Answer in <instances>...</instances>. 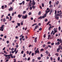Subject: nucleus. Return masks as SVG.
Masks as SVG:
<instances>
[{
	"label": "nucleus",
	"mask_w": 62,
	"mask_h": 62,
	"mask_svg": "<svg viewBox=\"0 0 62 62\" xmlns=\"http://www.w3.org/2000/svg\"><path fill=\"white\" fill-rule=\"evenodd\" d=\"M61 13H59V14H56V10H55V14L57 16H60V15H61L62 14Z\"/></svg>",
	"instance_id": "1"
},
{
	"label": "nucleus",
	"mask_w": 62,
	"mask_h": 62,
	"mask_svg": "<svg viewBox=\"0 0 62 62\" xmlns=\"http://www.w3.org/2000/svg\"><path fill=\"white\" fill-rule=\"evenodd\" d=\"M13 54H10L9 55H6L5 54H4V56H5L6 57H7V56H11V58L12 57V56H13Z\"/></svg>",
	"instance_id": "2"
},
{
	"label": "nucleus",
	"mask_w": 62,
	"mask_h": 62,
	"mask_svg": "<svg viewBox=\"0 0 62 62\" xmlns=\"http://www.w3.org/2000/svg\"><path fill=\"white\" fill-rule=\"evenodd\" d=\"M27 17V15H25V16H24L23 15V16L22 18L23 19H26Z\"/></svg>",
	"instance_id": "3"
},
{
	"label": "nucleus",
	"mask_w": 62,
	"mask_h": 62,
	"mask_svg": "<svg viewBox=\"0 0 62 62\" xmlns=\"http://www.w3.org/2000/svg\"><path fill=\"white\" fill-rule=\"evenodd\" d=\"M13 7H10V8L8 9L9 11H13Z\"/></svg>",
	"instance_id": "4"
},
{
	"label": "nucleus",
	"mask_w": 62,
	"mask_h": 62,
	"mask_svg": "<svg viewBox=\"0 0 62 62\" xmlns=\"http://www.w3.org/2000/svg\"><path fill=\"white\" fill-rule=\"evenodd\" d=\"M57 41H58V42H59L60 41V42L61 43H62V40H61V39H57Z\"/></svg>",
	"instance_id": "5"
},
{
	"label": "nucleus",
	"mask_w": 62,
	"mask_h": 62,
	"mask_svg": "<svg viewBox=\"0 0 62 62\" xmlns=\"http://www.w3.org/2000/svg\"><path fill=\"white\" fill-rule=\"evenodd\" d=\"M32 1V5H33V6L35 5H36V2H35V1L33 0Z\"/></svg>",
	"instance_id": "6"
},
{
	"label": "nucleus",
	"mask_w": 62,
	"mask_h": 62,
	"mask_svg": "<svg viewBox=\"0 0 62 62\" xmlns=\"http://www.w3.org/2000/svg\"><path fill=\"white\" fill-rule=\"evenodd\" d=\"M54 16L55 18V19H56V20H58V19H59V17H58V16L56 15H55Z\"/></svg>",
	"instance_id": "7"
},
{
	"label": "nucleus",
	"mask_w": 62,
	"mask_h": 62,
	"mask_svg": "<svg viewBox=\"0 0 62 62\" xmlns=\"http://www.w3.org/2000/svg\"><path fill=\"white\" fill-rule=\"evenodd\" d=\"M59 44H60V43L59 42H58L57 43H55V45H59Z\"/></svg>",
	"instance_id": "8"
},
{
	"label": "nucleus",
	"mask_w": 62,
	"mask_h": 62,
	"mask_svg": "<svg viewBox=\"0 0 62 62\" xmlns=\"http://www.w3.org/2000/svg\"><path fill=\"white\" fill-rule=\"evenodd\" d=\"M50 12L49 13V14L50 15H51L52 14V12H53V9H51V10L50 11Z\"/></svg>",
	"instance_id": "9"
},
{
	"label": "nucleus",
	"mask_w": 62,
	"mask_h": 62,
	"mask_svg": "<svg viewBox=\"0 0 62 62\" xmlns=\"http://www.w3.org/2000/svg\"><path fill=\"white\" fill-rule=\"evenodd\" d=\"M46 13L45 14H46H46H47V13H48V12H50V10H48V11L47 10H46Z\"/></svg>",
	"instance_id": "10"
},
{
	"label": "nucleus",
	"mask_w": 62,
	"mask_h": 62,
	"mask_svg": "<svg viewBox=\"0 0 62 62\" xmlns=\"http://www.w3.org/2000/svg\"><path fill=\"white\" fill-rule=\"evenodd\" d=\"M22 16V15H20V14H19L18 16V17L19 18H21Z\"/></svg>",
	"instance_id": "11"
},
{
	"label": "nucleus",
	"mask_w": 62,
	"mask_h": 62,
	"mask_svg": "<svg viewBox=\"0 0 62 62\" xmlns=\"http://www.w3.org/2000/svg\"><path fill=\"white\" fill-rule=\"evenodd\" d=\"M37 37H36L35 38V39H34V42L36 43L37 42Z\"/></svg>",
	"instance_id": "12"
},
{
	"label": "nucleus",
	"mask_w": 62,
	"mask_h": 62,
	"mask_svg": "<svg viewBox=\"0 0 62 62\" xmlns=\"http://www.w3.org/2000/svg\"><path fill=\"white\" fill-rule=\"evenodd\" d=\"M54 33H56L57 32V31H56V29L55 28H54Z\"/></svg>",
	"instance_id": "13"
},
{
	"label": "nucleus",
	"mask_w": 62,
	"mask_h": 62,
	"mask_svg": "<svg viewBox=\"0 0 62 62\" xmlns=\"http://www.w3.org/2000/svg\"><path fill=\"white\" fill-rule=\"evenodd\" d=\"M56 6H58V4H59V1H57L56 2Z\"/></svg>",
	"instance_id": "14"
},
{
	"label": "nucleus",
	"mask_w": 62,
	"mask_h": 62,
	"mask_svg": "<svg viewBox=\"0 0 62 62\" xmlns=\"http://www.w3.org/2000/svg\"><path fill=\"white\" fill-rule=\"evenodd\" d=\"M39 50L38 51H37V50H35V53H38L39 54Z\"/></svg>",
	"instance_id": "15"
},
{
	"label": "nucleus",
	"mask_w": 62,
	"mask_h": 62,
	"mask_svg": "<svg viewBox=\"0 0 62 62\" xmlns=\"http://www.w3.org/2000/svg\"><path fill=\"white\" fill-rule=\"evenodd\" d=\"M5 26V25H1V27H0L1 29H2V28H3Z\"/></svg>",
	"instance_id": "16"
},
{
	"label": "nucleus",
	"mask_w": 62,
	"mask_h": 62,
	"mask_svg": "<svg viewBox=\"0 0 62 62\" xmlns=\"http://www.w3.org/2000/svg\"><path fill=\"white\" fill-rule=\"evenodd\" d=\"M60 50V48H58L57 49V52H59V51Z\"/></svg>",
	"instance_id": "17"
},
{
	"label": "nucleus",
	"mask_w": 62,
	"mask_h": 62,
	"mask_svg": "<svg viewBox=\"0 0 62 62\" xmlns=\"http://www.w3.org/2000/svg\"><path fill=\"white\" fill-rule=\"evenodd\" d=\"M16 57V56H15L14 55V56H12L11 58H15Z\"/></svg>",
	"instance_id": "18"
},
{
	"label": "nucleus",
	"mask_w": 62,
	"mask_h": 62,
	"mask_svg": "<svg viewBox=\"0 0 62 62\" xmlns=\"http://www.w3.org/2000/svg\"><path fill=\"white\" fill-rule=\"evenodd\" d=\"M49 7L50 8H53V5H51V4L50 5Z\"/></svg>",
	"instance_id": "19"
},
{
	"label": "nucleus",
	"mask_w": 62,
	"mask_h": 62,
	"mask_svg": "<svg viewBox=\"0 0 62 62\" xmlns=\"http://www.w3.org/2000/svg\"><path fill=\"white\" fill-rule=\"evenodd\" d=\"M40 19V20H41L42 19V16H40L39 18L38 19Z\"/></svg>",
	"instance_id": "20"
},
{
	"label": "nucleus",
	"mask_w": 62,
	"mask_h": 62,
	"mask_svg": "<svg viewBox=\"0 0 62 62\" xmlns=\"http://www.w3.org/2000/svg\"><path fill=\"white\" fill-rule=\"evenodd\" d=\"M48 50H46V53L47 54H49V52H48Z\"/></svg>",
	"instance_id": "21"
},
{
	"label": "nucleus",
	"mask_w": 62,
	"mask_h": 62,
	"mask_svg": "<svg viewBox=\"0 0 62 62\" xmlns=\"http://www.w3.org/2000/svg\"><path fill=\"white\" fill-rule=\"evenodd\" d=\"M7 59H10V58L11 57H10V56H7Z\"/></svg>",
	"instance_id": "22"
},
{
	"label": "nucleus",
	"mask_w": 62,
	"mask_h": 62,
	"mask_svg": "<svg viewBox=\"0 0 62 62\" xmlns=\"http://www.w3.org/2000/svg\"><path fill=\"white\" fill-rule=\"evenodd\" d=\"M6 21V19H5V18H4L3 19V22H5V21Z\"/></svg>",
	"instance_id": "23"
},
{
	"label": "nucleus",
	"mask_w": 62,
	"mask_h": 62,
	"mask_svg": "<svg viewBox=\"0 0 62 62\" xmlns=\"http://www.w3.org/2000/svg\"><path fill=\"white\" fill-rule=\"evenodd\" d=\"M51 4H52V1H50L49 2V5H51Z\"/></svg>",
	"instance_id": "24"
},
{
	"label": "nucleus",
	"mask_w": 62,
	"mask_h": 62,
	"mask_svg": "<svg viewBox=\"0 0 62 62\" xmlns=\"http://www.w3.org/2000/svg\"><path fill=\"white\" fill-rule=\"evenodd\" d=\"M12 4V2H10L8 3V5H9H9H10L11 4Z\"/></svg>",
	"instance_id": "25"
},
{
	"label": "nucleus",
	"mask_w": 62,
	"mask_h": 62,
	"mask_svg": "<svg viewBox=\"0 0 62 62\" xmlns=\"http://www.w3.org/2000/svg\"><path fill=\"white\" fill-rule=\"evenodd\" d=\"M1 8L3 9H4V6H1Z\"/></svg>",
	"instance_id": "26"
},
{
	"label": "nucleus",
	"mask_w": 62,
	"mask_h": 62,
	"mask_svg": "<svg viewBox=\"0 0 62 62\" xmlns=\"http://www.w3.org/2000/svg\"><path fill=\"white\" fill-rule=\"evenodd\" d=\"M38 25H37L35 27V29H37V28H38Z\"/></svg>",
	"instance_id": "27"
},
{
	"label": "nucleus",
	"mask_w": 62,
	"mask_h": 62,
	"mask_svg": "<svg viewBox=\"0 0 62 62\" xmlns=\"http://www.w3.org/2000/svg\"><path fill=\"white\" fill-rule=\"evenodd\" d=\"M60 57H58V58L57 60L58 61H59L60 60Z\"/></svg>",
	"instance_id": "28"
},
{
	"label": "nucleus",
	"mask_w": 62,
	"mask_h": 62,
	"mask_svg": "<svg viewBox=\"0 0 62 62\" xmlns=\"http://www.w3.org/2000/svg\"><path fill=\"white\" fill-rule=\"evenodd\" d=\"M25 3V2H24V1H23L22 2V3H23V5H24V3Z\"/></svg>",
	"instance_id": "29"
},
{
	"label": "nucleus",
	"mask_w": 62,
	"mask_h": 62,
	"mask_svg": "<svg viewBox=\"0 0 62 62\" xmlns=\"http://www.w3.org/2000/svg\"><path fill=\"white\" fill-rule=\"evenodd\" d=\"M55 55H56V56H58V53H56L55 54Z\"/></svg>",
	"instance_id": "30"
},
{
	"label": "nucleus",
	"mask_w": 62,
	"mask_h": 62,
	"mask_svg": "<svg viewBox=\"0 0 62 62\" xmlns=\"http://www.w3.org/2000/svg\"><path fill=\"white\" fill-rule=\"evenodd\" d=\"M32 8H33V9H35V8H36V6H33L32 7Z\"/></svg>",
	"instance_id": "31"
},
{
	"label": "nucleus",
	"mask_w": 62,
	"mask_h": 62,
	"mask_svg": "<svg viewBox=\"0 0 62 62\" xmlns=\"http://www.w3.org/2000/svg\"><path fill=\"white\" fill-rule=\"evenodd\" d=\"M31 53H32V51L30 52L29 53V55H30L31 54Z\"/></svg>",
	"instance_id": "32"
},
{
	"label": "nucleus",
	"mask_w": 62,
	"mask_h": 62,
	"mask_svg": "<svg viewBox=\"0 0 62 62\" xmlns=\"http://www.w3.org/2000/svg\"><path fill=\"white\" fill-rule=\"evenodd\" d=\"M17 24L18 26H20V23H17Z\"/></svg>",
	"instance_id": "33"
},
{
	"label": "nucleus",
	"mask_w": 62,
	"mask_h": 62,
	"mask_svg": "<svg viewBox=\"0 0 62 62\" xmlns=\"http://www.w3.org/2000/svg\"><path fill=\"white\" fill-rule=\"evenodd\" d=\"M50 23V22H48L47 23H46V25H48V24H49V23Z\"/></svg>",
	"instance_id": "34"
},
{
	"label": "nucleus",
	"mask_w": 62,
	"mask_h": 62,
	"mask_svg": "<svg viewBox=\"0 0 62 62\" xmlns=\"http://www.w3.org/2000/svg\"><path fill=\"white\" fill-rule=\"evenodd\" d=\"M37 58L38 60H40L41 59V57H38Z\"/></svg>",
	"instance_id": "35"
},
{
	"label": "nucleus",
	"mask_w": 62,
	"mask_h": 62,
	"mask_svg": "<svg viewBox=\"0 0 62 62\" xmlns=\"http://www.w3.org/2000/svg\"><path fill=\"white\" fill-rule=\"evenodd\" d=\"M32 3H30L29 4V6H32Z\"/></svg>",
	"instance_id": "36"
},
{
	"label": "nucleus",
	"mask_w": 62,
	"mask_h": 62,
	"mask_svg": "<svg viewBox=\"0 0 62 62\" xmlns=\"http://www.w3.org/2000/svg\"><path fill=\"white\" fill-rule=\"evenodd\" d=\"M10 21H11V19H12V17L11 16H10Z\"/></svg>",
	"instance_id": "37"
},
{
	"label": "nucleus",
	"mask_w": 62,
	"mask_h": 62,
	"mask_svg": "<svg viewBox=\"0 0 62 62\" xmlns=\"http://www.w3.org/2000/svg\"><path fill=\"white\" fill-rule=\"evenodd\" d=\"M26 13V11H23V14H25Z\"/></svg>",
	"instance_id": "38"
},
{
	"label": "nucleus",
	"mask_w": 62,
	"mask_h": 62,
	"mask_svg": "<svg viewBox=\"0 0 62 62\" xmlns=\"http://www.w3.org/2000/svg\"><path fill=\"white\" fill-rule=\"evenodd\" d=\"M51 42H47V44H51Z\"/></svg>",
	"instance_id": "39"
},
{
	"label": "nucleus",
	"mask_w": 62,
	"mask_h": 62,
	"mask_svg": "<svg viewBox=\"0 0 62 62\" xmlns=\"http://www.w3.org/2000/svg\"><path fill=\"white\" fill-rule=\"evenodd\" d=\"M41 14V11H40L39 13H38V15H39Z\"/></svg>",
	"instance_id": "40"
},
{
	"label": "nucleus",
	"mask_w": 62,
	"mask_h": 62,
	"mask_svg": "<svg viewBox=\"0 0 62 62\" xmlns=\"http://www.w3.org/2000/svg\"><path fill=\"white\" fill-rule=\"evenodd\" d=\"M30 59V57H29L28 58L27 60L28 61H29Z\"/></svg>",
	"instance_id": "41"
},
{
	"label": "nucleus",
	"mask_w": 62,
	"mask_h": 62,
	"mask_svg": "<svg viewBox=\"0 0 62 62\" xmlns=\"http://www.w3.org/2000/svg\"><path fill=\"white\" fill-rule=\"evenodd\" d=\"M42 7H44V4L43 3H42Z\"/></svg>",
	"instance_id": "42"
},
{
	"label": "nucleus",
	"mask_w": 62,
	"mask_h": 62,
	"mask_svg": "<svg viewBox=\"0 0 62 62\" xmlns=\"http://www.w3.org/2000/svg\"><path fill=\"white\" fill-rule=\"evenodd\" d=\"M47 48H48V46H46L44 48V49L45 50H46V49H47Z\"/></svg>",
	"instance_id": "43"
},
{
	"label": "nucleus",
	"mask_w": 62,
	"mask_h": 62,
	"mask_svg": "<svg viewBox=\"0 0 62 62\" xmlns=\"http://www.w3.org/2000/svg\"><path fill=\"white\" fill-rule=\"evenodd\" d=\"M34 55V53H32L31 54V55L32 56H33V55Z\"/></svg>",
	"instance_id": "44"
},
{
	"label": "nucleus",
	"mask_w": 62,
	"mask_h": 62,
	"mask_svg": "<svg viewBox=\"0 0 62 62\" xmlns=\"http://www.w3.org/2000/svg\"><path fill=\"white\" fill-rule=\"evenodd\" d=\"M60 29H61V28L60 26L58 28V29L59 31H60Z\"/></svg>",
	"instance_id": "45"
},
{
	"label": "nucleus",
	"mask_w": 62,
	"mask_h": 62,
	"mask_svg": "<svg viewBox=\"0 0 62 62\" xmlns=\"http://www.w3.org/2000/svg\"><path fill=\"white\" fill-rule=\"evenodd\" d=\"M16 39H18L19 38V37L18 36H16L15 37Z\"/></svg>",
	"instance_id": "46"
},
{
	"label": "nucleus",
	"mask_w": 62,
	"mask_h": 62,
	"mask_svg": "<svg viewBox=\"0 0 62 62\" xmlns=\"http://www.w3.org/2000/svg\"><path fill=\"white\" fill-rule=\"evenodd\" d=\"M54 31H52L51 33V35H52V34H53V32H54Z\"/></svg>",
	"instance_id": "47"
},
{
	"label": "nucleus",
	"mask_w": 62,
	"mask_h": 62,
	"mask_svg": "<svg viewBox=\"0 0 62 62\" xmlns=\"http://www.w3.org/2000/svg\"><path fill=\"white\" fill-rule=\"evenodd\" d=\"M48 47H49V48H52V46H50V45H48Z\"/></svg>",
	"instance_id": "48"
},
{
	"label": "nucleus",
	"mask_w": 62,
	"mask_h": 62,
	"mask_svg": "<svg viewBox=\"0 0 62 62\" xmlns=\"http://www.w3.org/2000/svg\"><path fill=\"white\" fill-rule=\"evenodd\" d=\"M17 50V48H15V50H14V52H16V50Z\"/></svg>",
	"instance_id": "49"
},
{
	"label": "nucleus",
	"mask_w": 62,
	"mask_h": 62,
	"mask_svg": "<svg viewBox=\"0 0 62 62\" xmlns=\"http://www.w3.org/2000/svg\"><path fill=\"white\" fill-rule=\"evenodd\" d=\"M26 54H24L23 55V57H24L25 56H26Z\"/></svg>",
	"instance_id": "50"
},
{
	"label": "nucleus",
	"mask_w": 62,
	"mask_h": 62,
	"mask_svg": "<svg viewBox=\"0 0 62 62\" xmlns=\"http://www.w3.org/2000/svg\"><path fill=\"white\" fill-rule=\"evenodd\" d=\"M31 12H30L28 14L29 15H31Z\"/></svg>",
	"instance_id": "51"
},
{
	"label": "nucleus",
	"mask_w": 62,
	"mask_h": 62,
	"mask_svg": "<svg viewBox=\"0 0 62 62\" xmlns=\"http://www.w3.org/2000/svg\"><path fill=\"white\" fill-rule=\"evenodd\" d=\"M14 50V48H12V49H11V51H13Z\"/></svg>",
	"instance_id": "52"
},
{
	"label": "nucleus",
	"mask_w": 62,
	"mask_h": 62,
	"mask_svg": "<svg viewBox=\"0 0 62 62\" xmlns=\"http://www.w3.org/2000/svg\"><path fill=\"white\" fill-rule=\"evenodd\" d=\"M54 43H51V45L52 46H53V45H54Z\"/></svg>",
	"instance_id": "53"
},
{
	"label": "nucleus",
	"mask_w": 62,
	"mask_h": 62,
	"mask_svg": "<svg viewBox=\"0 0 62 62\" xmlns=\"http://www.w3.org/2000/svg\"><path fill=\"white\" fill-rule=\"evenodd\" d=\"M46 37V34H45L44 35V37L45 38Z\"/></svg>",
	"instance_id": "54"
},
{
	"label": "nucleus",
	"mask_w": 62,
	"mask_h": 62,
	"mask_svg": "<svg viewBox=\"0 0 62 62\" xmlns=\"http://www.w3.org/2000/svg\"><path fill=\"white\" fill-rule=\"evenodd\" d=\"M1 29L0 30V31H4V30L3 29Z\"/></svg>",
	"instance_id": "55"
},
{
	"label": "nucleus",
	"mask_w": 62,
	"mask_h": 62,
	"mask_svg": "<svg viewBox=\"0 0 62 62\" xmlns=\"http://www.w3.org/2000/svg\"><path fill=\"white\" fill-rule=\"evenodd\" d=\"M42 17L43 19H44V18H45V17L44 16H42Z\"/></svg>",
	"instance_id": "56"
},
{
	"label": "nucleus",
	"mask_w": 62,
	"mask_h": 62,
	"mask_svg": "<svg viewBox=\"0 0 62 62\" xmlns=\"http://www.w3.org/2000/svg\"><path fill=\"white\" fill-rule=\"evenodd\" d=\"M50 60H51V61H53V58L52 57H51Z\"/></svg>",
	"instance_id": "57"
},
{
	"label": "nucleus",
	"mask_w": 62,
	"mask_h": 62,
	"mask_svg": "<svg viewBox=\"0 0 62 62\" xmlns=\"http://www.w3.org/2000/svg\"><path fill=\"white\" fill-rule=\"evenodd\" d=\"M1 18H3V17H4V15H1Z\"/></svg>",
	"instance_id": "58"
},
{
	"label": "nucleus",
	"mask_w": 62,
	"mask_h": 62,
	"mask_svg": "<svg viewBox=\"0 0 62 62\" xmlns=\"http://www.w3.org/2000/svg\"><path fill=\"white\" fill-rule=\"evenodd\" d=\"M57 13H60V11H57Z\"/></svg>",
	"instance_id": "59"
},
{
	"label": "nucleus",
	"mask_w": 62,
	"mask_h": 62,
	"mask_svg": "<svg viewBox=\"0 0 62 62\" xmlns=\"http://www.w3.org/2000/svg\"><path fill=\"white\" fill-rule=\"evenodd\" d=\"M14 62H16V60L15 59H14Z\"/></svg>",
	"instance_id": "60"
},
{
	"label": "nucleus",
	"mask_w": 62,
	"mask_h": 62,
	"mask_svg": "<svg viewBox=\"0 0 62 62\" xmlns=\"http://www.w3.org/2000/svg\"><path fill=\"white\" fill-rule=\"evenodd\" d=\"M45 22H47V21H48V19H46L45 20Z\"/></svg>",
	"instance_id": "61"
},
{
	"label": "nucleus",
	"mask_w": 62,
	"mask_h": 62,
	"mask_svg": "<svg viewBox=\"0 0 62 62\" xmlns=\"http://www.w3.org/2000/svg\"><path fill=\"white\" fill-rule=\"evenodd\" d=\"M27 54H29V51H27L26 52Z\"/></svg>",
	"instance_id": "62"
},
{
	"label": "nucleus",
	"mask_w": 62,
	"mask_h": 62,
	"mask_svg": "<svg viewBox=\"0 0 62 62\" xmlns=\"http://www.w3.org/2000/svg\"><path fill=\"white\" fill-rule=\"evenodd\" d=\"M34 61H35V59H33L32 60V62H34Z\"/></svg>",
	"instance_id": "63"
},
{
	"label": "nucleus",
	"mask_w": 62,
	"mask_h": 62,
	"mask_svg": "<svg viewBox=\"0 0 62 62\" xmlns=\"http://www.w3.org/2000/svg\"><path fill=\"white\" fill-rule=\"evenodd\" d=\"M59 62H62V60H60L59 61Z\"/></svg>",
	"instance_id": "64"
}]
</instances>
